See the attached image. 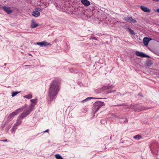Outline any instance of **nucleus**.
<instances>
[{
    "mask_svg": "<svg viewBox=\"0 0 159 159\" xmlns=\"http://www.w3.org/2000/svg\"><path fill=\"white\" fill-rule=\"evenodd\" d=\"M38 45H40L41 46H47L49 44H47V42L45 41H43L41 42L37 43Z\"/></svg>",
    "mask_w": 159,
    "mask_h": 159,
    "instance_id": "15",
    "label": "nucleus"
},
{
    "mask_svg": "<svg viewBox=\"0 0 159 159\" xmlns=\"http://www.w3.org/2000/svg\"><path fill=\"white\" fill-rule=\"evenodd\" d=\"M146 64L147 66H150L152 64V62L151 61L149 60L146 62Z\"/></svg>",
    "mask_w": 159,
    "mask_h": 159,
    "instance_id": "22",
    "label": "nucleus"
},
{
    "mask_svg": "<svg viewBox=\"0 0 159 159\" xmlns=\"http://www.w3.org/2000/svg\"><path fill=\"white\" fill-rule=\"evenodd\" d=\"M142 138V137L139 135H137L134 137V138L135 139H137L138 140Z\"/></svg>",
    "mask_w": 159,
    "mask_h": 159,
    "instance_id": "19",
    "label": "nucleus"
},
{
    "mask_svg": "<svg viewBox=\"0 0 159 159\" xmlns=\"http://www.w3.org/2000/svg\"><path fill=\"white\" fill-rule=\"evenodd\" d=\"M60 82L57 79L54 80L51 83L48 91V94L50 101H51L58 93L60 89Z\"/></svg>",
    "mask_w": 159,
    "mask_h": 159,
    "instance_id": "1",
    "label": "nucleus"
},
{
    "mask_svg": "<svg viewBox=\"0 0 159 159\" xmlns=\"http://www.w3.org/2000/svg\"><path fill=\"white\" fill-rule=\"evenodd\" d=\"M130 107L132 109L134 110L135 111H141L149 109L148 107H141L137 108V105H132Z\"/></svg>",
    "mask_w": 159,
    "mask_h": 159,
    "instance_id": "4",
    "label": "nucleus"
},
{
    "mask_svg": "<svg viewBox=\"0 0 159 159\" xmlns=\"http://www.w3.org/2000/svg\"><path fill=\"white\" fill-rule=\"evenodd\" d=\"M156 11H157V12L159 13V8L157 9Z\"/></svg>",
    "mask_w": 159,
    "mask_h": 159,
    "instance_id": "29",
    "label": "nucleus"
},
{
    "mask_svg": "<svg viewBox=\"0 0 159 159\" xmlns=\"http://www.w3.org/2000/svg\"><path fill=\"white\" fill-rule=\"evenodd\" d=\"M14 116H13L11 114V113H10L9 116H8V120H11L12 119H13V118Z\"/></svg>",
    "mask_w": 159,
    "mask_h": 159,
    "instance_id": "24",
    "label": "nucleus"
},
{
    "mask_svg": "<svg viewBox=\"0 0 159 159\" xmlns=\"http://www.w3.org/2000/svg\"><path fill=\"white\" fill-rule=\"evenodd\" d=\"M30 101L32 103L31 104L34 105V103H36L37 102V99H31Z\"/></svg>",
    "mask_w": 159,
    "mask_h": 159,
    "instance_id": "21",
    "label": "nucleus"
},
{
    "mask_svg": "<svg viewBox=\"0 0 159 159\" xmlns=\"http://www.w3.org/2000/svg\"><path fill=\"white\" fill-rule=\"evenodd\" d=\"M140 8L144 12H150L151 10L150 9L148 8L147 7L141 6L140 7Z\"/></svg>",
    "mask_w": 159,
    "mask_h": 159,
    "instance_id": "9",
    "label": "nucleus"
},
{
    "mask_svg": "<svg viewBox=\"0 0 159 159\" xmlns=\"http://www.w3.org/2000/svg\"><path fill=\"white\" fill-rule=\"evenodd\" d=\"M39 10L38 11H41V9H40V8H39Z\"/></svg>",
    "mask_w": 159,
    "mask_h": 159,
    "instance_id": "31",
    "label": "nucleus"
},
{
    "mask_svg": "<svg viewBox=\"0 0 159 159\" xmlns=\"http://www.w3.org/2000/svg\"><path fill=\"white\" fill-rule=\"evenodd\" d=\"M135 54L136 56L139 57H150L149 56L144 53L143 52H139V51H136L135 52Z\"/></svg>",
    "mask_w": 159,
    "mask_h": 159,
    "instance_id": "5",
    "label": "nucleus"
},
{
    "mask_svg": "<svg viewBox=\"0 0 159 159\" xmlns=\"http://www.w3.org/2000/svg\"><path fill=\"white\" fill-rule=\"evenodd\" d=\"M19 93H20V92H13L12 93V97H14L16 95Z\"/></svg>",
    "mask_w": 159,
    "mask_h": 159,
    "instance_id": "25",
    "label": "nucleus"
},
{
    "mask_svg": "<svg viewBox=\"0 0 159 159\" xmlns=\"http://www.w3.org/2000/svg\"><path fill=\"white\" fill-rule=\"evenodd\" d=\"M30 65H25V66H30Z\"/></svg>",
    "mask_w": 159,
    "mask_h": 159,
    "instance_id": "32",
    "label": "nucleus"
},
{
    "mask_svg": "<svg viewBox=\"0 0 159 159\" xmlns=\"http://www.w3.org/2000/svg\"><path fill=\"white\" fill-rule=\"evenodd\" d=\"M48 131H49L48 129L45 130V131H43V132L45 133V132H48Z\"/></svg>",
    "mask_w": 159,
    "mask_h": 159,
    "instance_id": "27",
    "label": "nucleus"
},
{
    "mask_svg": "<svg viewBox=\"0 0 159 159\" xmlns=\"http://www.w3.org/2000/svg\"><path fill=\"white\" fill-rule=\"evenodd\" d=\"M22 109L23 108H18L16 110H15L14 112L11 113V114L14 117L15 116L17 115L18 113L21 112L22 111Z\"/></svg>",
    "mask_w": 159,
    "mask_h": 159,
    "instance_id": "8",
    "label": "nucleus"
},
{
    "mask_svg": "<svg viewBox=\"0 0 159 159\" xmlns=\"http://www.w3.org/2000/svg\"><path fill=\"white\" fill-rule=\"evenodd\" d=\"M92 98H93L92 97L88 98H86V99H85L84 100H82L81 102H84L87 101H88L90 99H92Z\"/></svg>",
    "mask_w": 159,
    "mask_h": 159,
    "instance_id": "23",
    "label": "nucleus"
},
{
    "mask_svg": "<svg viewBox=\"0 0 159 159\" xmlns=\"http://www.w3.org/2000/svg\"><path fill=\"white\" fill-rule=\"evenodd\" d=\"M128 29L129 30V33L130 34L132 35H134L135 34V33L133 30L129 28H128Z\"/></svg>",
    "mask_w": 159,
    "mask_h": 159,
    "instance_id": "17",
    "label": "nucleus"
},
{
    "mask_svg": "<svg viewBox=\"0 0 159 159\" xmlns=\"http://www.w3.org/2000/svg\"><path fill=\"white\" fill-rule=\"evenodd\" d=\"M32 15L35 17H38L40 16V12L38 11H34L33 12Z\"/></svg>",
    "mask_w": 159,
    "mask_h": 159,
    "instance_id": "14",
    "label": "nucleus"
},
{
    "mask_svg": "<svg viewBox=\"0 0 159 159\" xmlns=\"http://www.w3.org/2000/svg\"><path fill=\"white\" fill-rule=\"evenodd\" d=\"M22 118L19 116H18L17 120L16 122L15 123V126H18L22 122Z\"/></svg>",
    "mask_w": 159,
    "mask_h": 159,
    "instance_id": "12",
    "label": "nucleus"
},
{
    "mask_svg": "<svg viewBox=\"0 0 159 159\" xmlns=\"http://www.w3.org/2000/svg\"><path fill=\"white\" fill-rule=\"evenodd\" d=\"M81 2L85 6H88L90 4V2L87 0H81Z\"/></svg>",
    "mask_w": 159,
    "mask_h": 159,
    "instance_id": "10",
    "label": "nucleus"
},
{
    "mask_svg": "<svg viewBox=\"0 0 159 159\" xmlns=\"http://www.w3.org/2000/svg\"><path fill=\"white\" fill-rule=\"evenodd\" d=\"M150 40L148 38L145 37L143 39V43L145 46H147L148 45Z\"/></svg>",
    "mask_w": 159,
    "mask_h": 159,
    "instance_id": "11",
    "label": "nucleus"
},
{
    "mask_svg": "<svg viewBox=\"0 0 159 159\" xmlns=\"http://www.w3.org/2000/svg\"><path fill=\"white\" fill-rule=\"evenodd\" d=\"M24 97L28 99H30L32 98V96L31 94H29L24 96Z\"/></svg>",
    "mask_w": 159,
    "mask_h": 159,
    "instance_id": "18",
    "label": "nucleus"
},
{
    "mask_svg": "<svg viewBox=\"0 0 159 159\" xmlns=\"http://www.w3.org/2000/svg\"><path fill=\"white\" fill-rule=\"evenodd\" d=\"M88 111V108H85L84 109L83 112H85L86 111Z\"/></svg>",
    "mask_w": 159,
    "mask_h": 159,
    "instance_id": "26",
    "label": "nucleus"
},
{
    "mask_svg": "<svg viewBox=\"0 0 159 159\" xmlns=\"http://www.w3.org/2000/svg\"><path fill=\"white\" fill-rule=\"evenodd\" d=\"M2 8L8 14H10L12 12V10L10 9L9 7H7L4 6L2 7Z\"/></svg>",
    "mask_w": 159,
    "mask_h": 159,
    "instance_id": "7",
    "label": "nucleus"
},
{
    "mask_svg": "<svg viewBox=\"0 0 159 159\" xmlns=\"http://www.w3.org/2000/svg\"><path fill=\"white\" fill-rule=\"evenodd\" d=\"M1 141H3V142H6L7 141V140L6 139V140H1Z\"/></svg>",
    "mask_w": 159,
    "mask_h": 159,
    "instance_id": "28",
    "label": "nucleus"
},
{
    "mask_svg": "<svg viewBox=\"0 0 159 159\" xmlns=\"http://www.w3.org/2000/svg\"><path fill=\"white\" fill-rule=\"evenodd\" d=\"M122 105H117V106H121Z\"/></svg>",
    "mask_w": 159,
    "mask_h": 159,
    "instance_id": "33",
    "label": "nucleus"
},
{
    "mask_svg": "<svg viewBox=\"0 0 159 159\" xmlns=\"http://www.w3.org/2000/svg\"><path fill=\"white\" fill-rule=\"evenodd\" d=\"M93 39H95V40H97V39L95 38V37H93Z\"/></svg>",
    "mask_w": 159,
    "mask_h": 159,
    "instance_id": "30",
    "label": "nucleus"
},
{
    "mask_svg": "<svg viewBox=\"0 0 159 159\" xmlns=\"http://www.w3.org/2000/svg\"><path fill=\"white\" fill-rule=\"evenodd\" d=\"M104 105V103L100 101H97L93 104V109L96 112L102 106Z\"/></svg>",
    "mask_w": 159,
    "mask_h": 159,
    "instance_id": "3",
    "label": "nucleus"
},
{
    "mask_svg": "<svg viewBox=\"0 0 159 159\" xmlns=\"http://www.w3.org/2000/svg\"><path fill=\"white\" fill-rule=\"evenodd\" d=\"M34 105L31 104L29 108L27 109L25 111L21 113L19 116L21 118H23L26 117L33 110L34 108Z\"/></svg>",
    "mask_w": 159,
    "mask_h": 159,
    "instance_id": "2",
    "label": "nucleus"
},
{
    "mask_svg": "<svg viewBox=\"0 0 159 159\" xmlns=\"http://www.w3.org/2000/svg\"><path fill=\"white\" fill-rule=\"evenodd\" d=\"M56 158L57 159H63L62 157L59 154H57L55 155Z\"/></svg>",
    "mask_w": 159,
    "mask_h": 159,
    "instance_id": "20",
    "label": "nucleus"
},
{
    "mask_svg": "<svg viewBox=\"0 0 159 159\" xmlns=\"http://www.w3.org/2000/svg\"><path fill=\"white\" fill-rule=\"evenodd\" d=\"M38 26V25L36 23H35L34 22H33L32 23L30 27L31 28H34Z\"/></svg>",
    "mask_w": 159,
    "mask_h": 159,
    "instance_id": "16",
    "label": "nucleus"
},
{
    "mask_svg": "<svg viewBox=\"0 0 159 159\" xmlns=\"http://www.w3.org/2000/svg\"><path fill=\"white\" fill-rule=\"evenodd\" d=\"M113 86L112 85H107L106 86H103L102 88V90H105L106 89H109L113 88Z\"/></svg>",
    "mask_w": 159,
    "mask_h": 159,
    "instance_id": "13",
    "label": "nucleus"
},
{
    "mask_svg": "<svg viewBox=\"0 0 159 159\" xmlns=\"http://www.w3.org/2000/svg\"><path fill=\"white\" fill-rule=\"evenodd\" d=\"M124 20L127 22L130 23H134L136 22L135 20L132 18L130 17H124Z\"/></svg>",
    "mask_w": 159,
    "mask_h": 159,
    "instance_id": "6",
    "label": "nucleus"
}]
</instances>
